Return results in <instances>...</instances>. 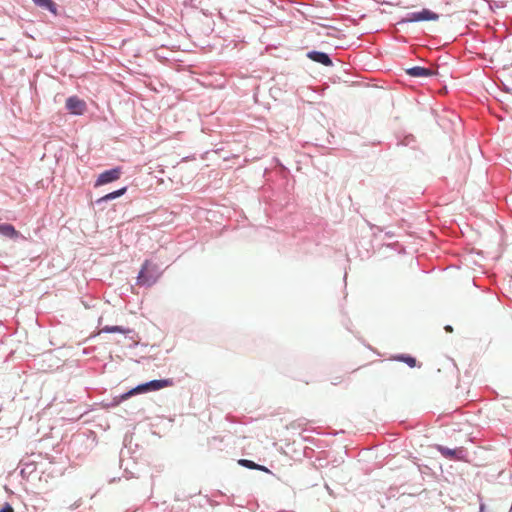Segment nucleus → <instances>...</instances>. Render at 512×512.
<instances>
[{"mask_svg": "<svg viewBox=\"0 0 512 512\" xmlns=\"http://www.w3.org/2000/svg\"><path fill=\"white\" fill-rule=\"evenodd\" d=\"M173 384L172 379H155L148 381L146 383H142L137 385L136 387L132 388L131 390L119 395L115 396L109 404V406L114 407L119 405L121 402L127 400L129 397L140 394V393H146L150 391H158L164 387L171 386Z\"/></svg>", "mask_w": 512, "mask_h": 512, "instance_id": "1", "label": "nucleus"}, {"mask_svg": "<svg viewBox=\"0 0 512 512\" xmlns=\"http://www.w3.org/2000/svg\"><path fill=\"white\" fill-rule=\"evenodd\" d=\"M159 277L160 272L158 270V266L146 260L138 273L137 284L140 286L151 287L157 282Z\"/></svg>", "mask_w": 512, "mask_h": 512, "instance_id": "2", "label": "nucleus"}, {"mask_svg": "<svg viewBox=\"0 0 512 512\" xmlns=\"http://www.w3.org/2000/svg\"><path fill=\"white\" fill-rule=\"evenodd\" d=\"M439 19V14L429 10L422 9L417 12L407 13L406 17L402 20L403 23H413L421 21H436Z\"/></svg>", "mask_w": 512, "mask_h": 512, "instance_id": "3", "label": "nucleus"}, {"mask_svg": "<svg viewBox=\"0 0 512 512\" xmlns=\"http://www.w3.org/2000/svg\"><path fill=\"white\" fill-rule=\"evenodd\" d=\"M121 176V168L116 167L102 172L96 179L95 186H101L118 180Z\"/></svg>", "mask_w": 512, "mask_h": 512, "instance_id": "4", "label": "nucleus"}, {"mask_svg": "<svg viewBox=\"0 0 512 512\" xmlns=\"http://www.w3.org/2000/svg\"><path fill=\"white\" fill-rule=\"evenodd\" d=\"M66 109L74 115H82L86 110V104L77 96H71L66 100Z\"/></svg>", "mask_w": 512, "mask_h": 512, "instance_id": "5", "label": "nucleus"}, {"mask_svg": "<svg viewBox=\"0 0 512 512\" xmlns=\"http://www.w3.org/2000/svg\"><path fill=\"white\" fill-rule=\"evenodd\" d=\"M307 57L310 60L320 63L324 66H332L333 65V62H332V59L330 58V56L327 53L322 52V51H316V50L309 51L307 53Z\"/></svg>", "mask_w": 512, "mask_h": 512, "instance_id": "6", "label": "nucleus"}, {"mask_svg": "<svg viewBox=\"0 0 512 512\" xmlns=\"http://www.w3.org/2000/svg\"><path fill=\"white\" fill-rule=\"evenodd\" d=\"M438 451L441 453L442 456L447 458L457 460H462L464 458V450L462 448L450 449L448 447L439 446Z\"/></svg>", "mask_w": 512, "mask_h": 512, "instance_id": "7", "label": "nucleus"}, {"mask_svg": "<svg viewBox=\"0 0 512 512\" xmlns=\"http://www.w3.org/2000/svg\"><path fill=\"white\" fill-rule=\"evenodd\" d=\"M0 235L10 239H17L21 237V234L15 229V227L8 223L0 224Z\"/></svg>", "mask_w": 512, "mask_h": 512, "instance_id": "8", "label": "nucleus"}, {"mask_svg": "<svg viewBox=\"0 0 512 512\" xmlns=\"http://www.w3.org/2000/svg\"><path fill=\"white\" fill-rule=\"evenodd\" d=\"M406 73L411 77H430L433 75V71L429 68L421 67V66H414L411 68H408L406 70Z\"/></svg>", "mask_w": 512, "mask_h": 512, "instance_id": "9", "label": "nucleus"}, {"mask_svg": "<svg viewBox=\"0 0 512 512\" xmlns=\"http://www.w3.org/2000/svg\"><path fill=\"white\" fill-rule=\"evenodd\" d=\"M33 3L41 9L47 10L53 15H57V5L53 0H32Z\"/></svg>", "mask_w": 512, "mask_h": 512, "instance_id": "10", "label": "nucleus"}, {"mask_svg": "<svg viewBox=\"0 0 512 512\" xmlns=\"http://www.w3.org/2000/svg\"><path fill=\"white\" fill-rule=\"evenodd\" d=\"M126 190H127V187H122V188H120L118 190L110 192V193L104 195L103 197L99 198L96 201V203L100 204V203H103V202H108V201L114 200V199L124 195Z\"/></svg>", "mask_w": 512, "mask_h": 512, "instance_id": "11", "label": "nucleus"}, {"mask_svg": "<svg viewBox=\"0 0 512 512\" xmlns=\"http://www.w3.org/2000/svg\"><path fill=\"white\" fill-rule=\"evenodd\" d=\"M126 190H127V187H122V188H120L118 190L110 192V193L104 195L103 197L99 198L96 201V203L100 204V203H103V202H108V201L114 200V199L124 195Z\"/></svg>", "mask_w": 512, "mask_h": 512, "instance_id": "12", "label": "nucleus"}, {"mask_svg": "<svg viewBox=\"0 0 512 512\" xmlns=\"http://www.w3.org/2000/svg\"><path fill=\"white\" fill-rule=\"evenodd\" d=\"M239 464L241 466L249 468V469H257V470H261V471H265V472L269 471L265 466L256 464L253 461L247 460V459H240Z\"/></svg>", "mask_w": 512, "mask_h": 512, "instance_id": "13", "label": "nucleus"}, {"mask_svg": "<svg viewBox=\"0 0 512 512\" xmlns=\"http://www.w3.org/2000/svg\"><path fill=\"white\" fill-rule=\"evenodd\" d=\"M101 332L103 333H123L128 334L131 332L130 329L124 328L122 326H105L102 328Z\"/></svg>", "mask_w": 512, "mask_h": 512, "instance_id": "14", "label": "nucleus"}, {"mask_svg": "<svg viewBox=\"0 0 512 512\" xmlns=\"http://www.w3.org/2000/svg\"><path fill=\"white\" fill-rule=\"evenodd\" d=\"M396 359L406 363L411 368L416 366V359L410 355L401 354Z\"/></svg>", "mask_w": 512, "mask_h": 512, "instance_id": "15", "label": "nucleus"}, {"mask_svg": "<svg viewBox=\"0 0 512 512\" xmlns=\"http://www.w3.org/2000/svg\"><path fill=\"white\" fill-rule=\"evenodd\" d=\"M0 512H14L12 506L6 503L1 509Z\"/></svg>", "mask_w": 512, "mask_h": 512, "instance_id": "16", "label": "nucleus"}, {"mask_svg": "<svg viewBox=\"0 0 512 512\" xmlns=\"http://www.w3.org/2000/svg\"><path fill=\"white\" fill-rule=\"evenodd\" d=\"M479 512H488V511L486 510V506H485L484 504H481V505H480Z\"/></svg>", "mask_w": 512, "mask_h": 512, "instance_id": "17", "label": "nucleus"}, {"mask_svg": "<svg viewBox=\"0 0 512 512\" xmlns=\"http://www.w3.org/2000/svg\"><path fill=\"white\" fill-rule=\"evenodd\" d=\"M445 330L448 331V332H451L452 331V327L448 325V326L445 327Z\"/></svg>", "mask_w": 512, "mask_h": 512, "instance_id": "18", "label": "nucleus"}]
</instances>
